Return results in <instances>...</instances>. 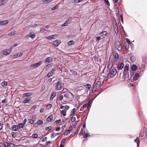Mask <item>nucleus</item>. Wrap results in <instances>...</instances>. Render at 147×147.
<instances>
[{
  "mask_svg": "<svg viewBox=\"0 0 147 147\" xmlns=\"http://www.w3.org/2000/svg\"><path fill=\"white\" fill-rule=\"evenodd\" d=\"M126 40L127 42L128 43L127 44H130L131 43V42L130 40L128 38H126Z\"/></svg>",
  "mask_w": 147,
  "mask_h": 147,
  "instance_id": "57",
  "label": "nucleus"
},
{
  "mask_svg": "<svg viewBox=\"0 0 147 147\" xmlns=\"http://www.w3.org/2000/svg\"><path fill=\"white\" fill-rule=\"evenodd\" d=\"M12 51V49H5L2 51V53L4 55H7L10 53Z\"/></svg>",
  "mask_w": 147,
  "mask_h": 147,
  "instance_id": "5",
  "label": "nucleus"
},
{
  "mask_svg": "<svg viewBox=\"0 0 147 147\" xmlns=\"http://www.w3.org/2000/svg\"><path fill=\"white\" fill-rule=\"evenodd\" d=\"M38 135L36 134H34L32 135V137L34 138H36L38 137Z\"/></svg>",
  "mask_w": 147,
  "mask_h": 147,
  "instance_id": "44",
  "label": "nucleus"
},
{
  "mask_svg": "<svg viewBox=\"0 0 147 147\" xmlns=\"http://www.w3.org/2000/svg\"><path fill=\"white\" fill-rule=\"evenodd\" d=\"M137 68V66L136 65H132L131 67V69L133 71H134L136 70V69Z\"/></svg>",
  "mask_w": 147,
  "mask_h": 147,
  "instance_id": "24",
  "label": "nucleus"
},
{
  "mask_svg": "<svg viewBox=\"0 0 147 147\" xmlns=\"http://www.w3.org/2000/svg\"><path fill=\"white\" fill-rule=\"evenodd\" d=\"M124 66V64L122 63H120L118 64L117 66V68L118 69H121Z\"/></svg>",
  "mask_w": 147,
  "mask_h": 147,
  "instance_id": "10",
  "label": "nucleus"
},
{
  "mask_svg": "<svg viewBox=\"0 0 147 147\" xmlns=\"http://www.w3.org/2000/svg\"><path fill=\"white\" fill-rule=\"evenodd\" d=\"M117 73V70L115 69H113L111 71L109 74L107 76V78L108 79H110L113 78Z\"/></svg>",
  "mask_w": 147,
  "mask_h": 147,
  "instance_id": "1",
  "label": "nucleus"
},
{
  "mask_svg": "<svg viewBox=\"0 0 147 147\" xmlns=\"http://www.w3.org/2000/svg\"><path fill=\"white\" fill-rule=\"evenodd\" d=\"M56 89L58 90H61L63 88V84L61 81H58L56 84Z\"/></svg>",
  "mask_w": 147,
  "mask_h": 147,
  "instance_id": "2",
  "label": "nucleus"
},
{
  "mask_svg": "<svg viewBox=\"0 0 147 147\" xmlns=\"http://www.w3.org/2000/svg\"><path fill=\"white\" fill-rule=\"evenodd\" d=\"M56 95V92H52L50 98V100H52Z\"/></svg>",
  "mask_w": 147,
  "mask_h": 147,
  "instance_id": "13",
  "label": "nucleus"
},
{
  "mask_svg": "<svg viewBox=\"0 0 147 147\" xmlns=\"http://www.w3.org/2000/svg\"><path fill=\"white\" fill-rule=\"evenodd\" d=\"M8 23V21L7 20H4L1 21L0 22V25H4L7 24Z\"/></svg>",
  "mask_w": 147,
  "mask_h": 147,
  "instance_id": "21",
  "label": "nucleus"
},
{
  "mask_svg": "<svg viewBox=\"0 0 147 147\" xmlns=\"http://www.w3.org/2000/svg\"><path fill=\"white\" fill-rule=\"evenodd\" d=\"M86 86H87L89 90H90L91 87V85L90 84H87Z\"/></svg>",
  "mask_w": 147,
  "mask_h": 147,
  "instance_id": "52",
  "label": "nucleus"
},
{
  "mask_svg": "<svg viewBox=\"0 0 147 147\" xmlns=\"http://www.w3.org/2000/svg\"><path fill=\"white\" fill-rule=\"evenodd\" d=\"M60 41L59 40H57L53 42V44L56 47L58 46L60 44Z\"/></svg>",
  "mask_w": 147,
  "mask_h": 147,
  "instance_id": "15",
  "label": "nucleus"
},
{
  "mask_svg": "<svg viewBox=\"0 0 147 147\" xmlns=\"http://www.w3.org/2000/svg\"><path fill=\"white\" fill-rule=\"evenodd\" d=\"M53 65V64L52 63L49 64H47V65L45 67V70L46 71L49 68L51 67H52Z\"/></svg>",
  "mask_w": 147,
  "mask_h": 147,
  "instance_id": "20",
  "label": "nucleus"
},
{
  "mask_svg": "<svg viewBox=\"0 0 147 147\" xmlns=\"http://www.w3.org/2000/svg\"><path fill=\"white\" fill-rule=\"evenodd\" d=\"M31 95V94L30 93L28 92V93H25L24 94H23V96L24 97H27V96H29Z\"/></svg>",
  "mask_w": 147,
  "mask_h": 147,
  "instance_id": "30",
  "label": "nucleus"
},
{
  "mask_svg": "<svg viewBox=\"0 0 147 147\" xmlns=\"http://www.w3.org/2000/svg\"><path fill=\"white\" fill-rule=\"evenodd\" d=\"M55 35H53L48 36L47 37V39H48L51 40L55 38Z\"/></svg>",
  "mask_w": 147,
  "mask_h": 147,
  "instance_id": "31",
  "label": "nucleus"
},
{
  "mask_svg": "<svg viewBox=\"0 0 147 147\" xmlns=\"http://www.w3.org/2000/svg\"><path fill=\"white\" fill-rule=\"evenodd\" d=\"M52 0H43V1L45 3H48L51 1Z\"/></svg>",
  "mask_w": 147,
  "mask_h": 147,
  "instance_id": "41",
  "label": "nucleus"
},
{
  "mask_svg": "<svg viewBox=\"0 0 147 147\" xmlns=\"http://www.w3.org/2000/svg\"><path fill=\"white\" fill-rule=\"evenodd\" d=\"M8 1V0H1L0 2V6L2 5L5 4Z\"/></svg>",
  "mask_w": 147,
  "mask_h": 147,
  "instance_id": "22",
  "label": "nucleus"
},
{
  "mask_svg": "<svg viewBox=\"0 0 147 147\" xmlns=\"http://www.w3.org/2000/svg\"><path fill=\"white\" fill-rule=\"evenodd\" d=\"M76 120V118L75 117H72L71 118V121L72 122H74Z\"/></svg>",
  "mask_w": 147,
  "mask_h": 147,
  "instance_id": "51",
  "label": "nucleus"
},
{
  "mask_svg": "<svg viewBox=\"0 0 147 147\" xmlns=\"http://www.w3.org/2000/svg\"><path fill=\"white\" fill-rule=\"evenodd\" d=\"M66 139L65 138L63 139L61 141V144H63L65 143Z\"/></svg>",
  "mask_w": 147,
  "mask_h": 147,
  "instance_id": "39",
  "label": "nucleus"
},
{
  "mask_svg": "<svg viewBox=\"0 0 147 147\" xmlns=\"http://www.w3.org/2000/svg\"><path fill=\"white\" fill-rule=\"evenodd\" d=\"M83 138H87V137L88 136V134L87 133L83 134Z\"/></svg>",
  "mask_w": 147,
  "mask_h": 147,
  "instance_id": "48",
  "label": "nucleus"
},
{
  "mask_svg": "<svg viewBox=\"0 0 147 147\" xmlns=\"http://www.w3.org/2000/svg\"><path fill=\"white\" fill-rule=\"evenodd\" d=\"M76 110L75 108H74L71 111V115H72L73 114H74L76 112Z\"/></svg>",
  "mask_w": 147,
  "mask_h": 147,
  "instance_id": "43",
  "label": "nucleus"
},
{
  "mask_svg": "<svg viewBox=\"0 0 147 147\" xmlns=\"http://www.w3.org/2000/svg\"><path fill=\"white\" fill-rule=\"evenodd\" d=\"M47 137H45V138H44L42 140V142H44L45 141L47 140Z\"/></svg>",
  "mask_w": 147,
  "mask_h": 147,
  "instance_id": "60",
  "label": "nucleus"
},
{
  "mask_svg": "<svg viewBox=\"0 0 147 147\" xmlns=\"http://www.w3.org/2000/svg\"><path fill=\"white\" fill-rule=\"evenodd\" d=\"M65 93V92H61V94L59 95H58V98L59 100L61 101L63 99V95L62 94H63Z\"/></svg>",
  "mask_w": 147,
  "mask_h": 147,
  "instance_id": "12",
  "label": "nucleus"
},
{
  "mask_svg": "<svg viewBox=\"0 0 147 147\" xmlns=\"http://www.w3.org/2000/svg\"><path fill=\"white\" fill-rule=\"evenodd\" d=\"M53 117V116L52 115H50L47 118V120L49 122L51 121L52 120Z\"/></svg>",
  "mask_w": 147,
  "mask_h": 147,
  "instance_id": "25",
  "label": "nucleus"
},
{
  "mask_svg": "<svg viewBox=\"0 0 147 147\" xmlns=\"http://www.w3.org/2000/svg\"><path fill=\"white\" fill-rule=\"evenodd\" d=\"M74 42L73 40H71L68 42V45H70L74 44Z\"/></svg>",
  "mask_w": 147,
  "mask_h": 147,
  "instance_id": "40",
  "label": "nucleus"
},
{
  "mask_svg": "<svg viewBox=\"0 0 147 147\" xmlns=\"http://www.w3.org/2000/svg\"><path fill=\"white\" fill-rule=\"evenodd\" d=\"M114 30L116 34H117L118 32V27L117 24L114 27Z\"/></svg>",
  "mask_w": 147,
  "mask_h": 147,
  "instance_id": "27",
  "label": "nucleus"
},
{
  "mask_svg": "<svg viewBox=\"0 0 147 147\" xmlns=\"http://www.w3.org/2000/svg\"><path fill=\"white\" fill-rule=\"evenodd\" d=\"M36 35L33 32H31L29 34V36L32 39H34Z\"/></svg>",
  "mask_w": 147,
  "mask_h": 147,
  "instance_id": "11",
  "label": "nucleus"
},
{
  "mask_svg": "<svg viewBox=\"0 0 147 147\" xmlns=\"http://www.w3.org/2000/svg\"><path fill=\"white\" fill-rule=\"evenodd\" d=\"M108 34L107 32V31H104L100 33V35L104 37L106 36Z\"/></svg>",
  "mask_w": 147,
  "mask_h": 147,
  "instance_id": "14",
  "label": "nucleus"
},
{
  "mask_svg": "<svg viewBox=\"0 0 147 147\" xmlns=\"http://www.w3.org/2000/svg\"><path fill=\"white\" fill-rule=\"evenodd\" d=\"M129 69V67L127 65H125L124 67V71H128Z\"/></svg>",
  "mask_w": 147,
  "mask_h": 147,
  "instance_id": "35",
  "label": "nucleus"
},
{
  "mask_svg": "<svg viewBox=\"0 0 147 147\" xmlns=\"http://www.w3.org/2000/svg\"><path fill=\"white\" fill-rule=\"evenodd\" d=\"M7 83L6 81H3L1 83V85L3 87H5L7 86Z\"/></svg>",
  "mask_w": 147,
  "mask_h": 147,
  "instance_id": "29",
  "label": "nucleus"
},
{
  "mask_svg": "<svg viewBox=\"0 0 147 147\" xmlns=\"http://www.w3.org/2000/svg\"><path fill=\"white\" fill-rule=\"evenodd\" d=\"M69 108V107L67 105H66L64 106V109H63L64 110H65V111H67V110Z\"/></svg>",
  "mask_w": 147,
  "mask_h": 147,
  "instance_id": "45",
  "label": "nucleus"
},
{
  "mask_svg": "<svg viewBox=\"0 0 147 147\" xmlns=\"http://www.w3.org/2000/svg\"><path fill=\"white\" fill-rule=\"evenodd\" d=\"M39 145L41 146H42V147H47V144L45 145H43L41 144H40Z\"/></svg>",
  "mask_w": 147,
  "mask_h": 147,
  "instance_id": "64",
  "label": "nucleus"
},
{
  "mask_svg": "<svg viewBox=\"0 0 147 147\" xmlns=\"http://www.w3.org/2000/svg\"><path fill=\"white\" fill-rule=\"evenodd\" d=\"M42 61H40L38 62L34 63L31 65V67L32 68L37 67L40 66L42 64Z\"/></svg>",
  "mask_w": 147,
  "mask_h": 147,
  "instance_id": "7",
  "label": "nucleus"
},
{
  "mask_svg": "<svg viewBox=\"0 0 147 147\" xmlns=\"http://www.w3.org/2000/svg\"><path fill=\"white\" fill-rule=\"evenodd\" d=\"M31 98L30 97H27L25 98L23 100V102L24 104L30 103V101L31 100Z\"/></svg>",
  "mask_w": 147,
  "mask_h": 147,
  "instance_id": "8",
  "label": "nucleus"
},
{
  "mask_svg": "<svg viewBox=\"0 0 147 147\" xmlns=\"http://www.w3.org/2000/svg\"><path fill=\"white\" fill-rule=\"evenodd\" d=\"M22 55V53H19L16 55H13L12 57L13 58H16L18 57L21 56Z\"/></svg>",
  "mask_w": 147,
  "mask_h": 147,
  "instance_id": "19",
  "label": "nucleus"
},
{
  "mask_svg": "<svg viewBox=\"0 0 147 147\" xmlns=\"http://www.w3.org/2000/svg\"><path fill=\"white\" fill-rule=\"evenodd\" d=\"M56 70V69L55 68L53 69L50 72L47 74V77L49 78L53 76Z\"/></svg>",
  "mask_w": 147,
  "mask_h": 147,
  "instance_id": "6",
  "label": "nucleus"
},
{
  "mask_svg": "<svg viewBox=\"0 0 147 147\" xmlns=\"http://www.w3.org/2000/svg\"><path fill=\"white\" fill-rule=\"evenodd\" d=\"M81 131H82V134H85V132H85V131L84 130V129H83V128H82Z\"/></svg>",
  "mask_w": 147,
  "mask_h": 147,
  "instance_id": "58",
  "label": "nucleus"
},
{
  "mask_svg": "<svg viewBox=\"0 0 147 147\" xmlns=\"http://www.w3.org/2000/svg\"><path fill=\"white\" fill-rule=\"evenodd\" d=\"M44 108H41L40 111V113H42V112H43V111H44Z\"/></svg>",
  "mask_w": 147,
  "mask_h": 147,
  "instance_id": "61",
  "label": "nucleus"
},
{
  "mask_svg": "<svg viewBox=\"0 0 147 147\" xmlns=\"http://www.w3.org/2000/svg\"><path fill=\"white\" fill-rule=\"evenodd\" d=\"M18 129V126L17 125H13L12 127V130L13 131H16Z\"/></svg>",
  "mask_w": 147,
  "mask_h": 147,
  "instance_id": "16",
  "label": "nucleus"
},
{
  "mask_svg": "<svg viewBox=\"0 0 147 147\" xmlns=\"http://www.w3.org/2000/svg\"><path fill=\"white\" fill-rule=\"evenodd\" d=\"M72 130V129L70 130H67L64 133V134L65 136H67L70 133L71 131Z\"/></svg>",
  "mask_w": 147,
  "mask_h": 147,
  "instance_id": "23",
  "label": "nucleus"
},
{
  "mask_svg": "<svg viewBox=\"0 0 147 147\" xmlns=\"http://www.w3.org/2000/svg\"><path fill=\"white\" fill-rule=\"evenodd\" d=\"M64 96L66 98H68L69 96V94L68 93H65L64 95Z\"/></svg>",
  "mask_w": 147,
  "mask_h": 147,
  "instance_id": "55",
  "label": "nucleus"
},
{
  "mask_svg": "<svg viewBox=\"0 0 147 147\" xmlns=\"http://www.w3.org/2000/svg\"><path fill=\"white\" fill-rule=\"evenodd\" d=\"M16 34V31H14L13 32H9L8 33V35L9 36H13L15 35Z\"/></svg>",
  "mask_w": 147,
  "mask_h": 147,
  "instance_id": "33",
  "label": "nucleus"
},
{
  "mask_svg": "<svg viewBox=\"0 0 147 147\" xmlns=\"http://www.w3.org/2000/svg\"><path fill=\"white\" fill-rule=\"evenodd\" d=\"M102 84L101 83V81H98L96 82H95L94 83L93 86L94 88H96V89L99 88L102 86Z\"/></svg>",
  "mask_w": 147,
  "mask_h": 147,
  "instance_id": "4",
  "label": "nucleus"
},
{
  "mask_svg": "<svg viewBox=\"0 0 147 147\" xmlns=\"http://www.w3.org/2000/svg\"><path fill=\"white\" fill-rule=\"evenodd\" d=\"M68 24V23H64V24L62 25V26L63 27L67 26Z\"/></svg>",
  "mask_w": 147,
  "mask_h": 147,
  "instance_id": "62",
  "label": "nucleus"
},
{
  "mask_svg": "<svg viewBox=\"0 0 147 147\" xmlns=\"http://www.w3.org/2000/svg\"><path fill=\"white\" fill-rule=\"evenodd\" d=\"M58 6H57V5H56L55 6L53 7L52 8H51V10H55L57 9L58 8Z\"/></svg>",
  "mask_w": 147,
  "mask_h": 147,
  "instance_id": "49",
  "label": "nucleus"
},
{
  "mask_svg": "<svg viewBox=\"0 0 147 147\" xmlns=\"http://www.w3.org/2000/svg\"><path fill=\"white\" fill-rule=\"evenodd\" d=\"M61 112L63 116H65L66 115V111L65 110H63L61 111Z\"/></svg>",
  "mask_w": 147,
  "mask_h": 147,
  "instance_id": "32",
  "label": "nucleus"
},
{
  "mask_svg": "<svg viewBox=\"0 0 147 147\" xmlns=\"http://www.w3.org/2000/svg\"><path fill=\"white\" fill-rule=\"evenodd\" d=\"M113 65V61H111L109 63L108 66L109 69H111Z\"/></svg>",
  "mask_w": 147,
  "mask_h": 147,
  "instance_id": "26",
  "label": "nucleus"
},
{
  "mask_svg": "<svg viewBox=\"0 0 147 147\" xmlns=\"http://www.w3.org/2000/svg\"><path fill=\"white\" fill-rule=\"evenodd\" d=\"M28 121L31 124H33L34 123V121L33 120L31 119H28Z\"/></svg>",
  "mask_w": 147,
  "mask_h": 147,
  "instance_id": "46",
  "label": "nucleus"
},
{
  "mask_svg": "<svg viewBox=\"0 0 147 147\" xmlns=\"http://www.w3.org/2000/svg\"><path fill=\"white\" fill-rule=\"evenodd\" d=\"M52 58L50 57H49L47 58L45 60V63H49L52 62Z\"/></svg>",
  "mask_w": 147,
  "mask_h": 147,
  "instance_id": "17",
  "label": "nucleus"
},
{
  "mask_svg": "<svg viewBox=\"0 0 147 147\" xmlns=\"http://www.w3.org/2000/svg\"><path fill=\"white\" fill-rule=\"evenodd\" d=\"M100 37L99 36H97L96 37V41H98L100 39Z\"/></svg>",
  "mask_w": 147,
  "mask_h": 147,
  "instance_id": "56",
  "label": "nucleus"
},
{
  "mask_svg": "<svg viewBox=\"0 0 147 147\" xmlns=\"http://www.w3.org/2000/svg\"><path fill=\"white\" fill-rule=\"evenodd\" d=\"M4 145L6 147H15V146L14 144L11 143H5L4 144Z\"/></svg>",
  "mask_w": 147,
  "mask_h": 147,
  "instance_id": "9",
  "label": "nucleus"
},
{
  "mask_svg": "<svg viewBox=\"0 0 147 147\" xmlns=\"http://www.w3.org/2000/svg\"><path fill=\"white\" fill-rule=\"evenodd\" d=\"M24 124H23V123H20L18 126L20 128H22L24 127Z\"/></svg>",
  "mask_w": 147,
  "mask_h": 147,
  "instance_id": "38",
  "label": "nucleus"
},
{
  "mask_svg": "<svg viewBox=\"0 0 147 147\" xmlns=\"http://www.w3.org/2000/svg\"><path fill=\"white\" fill-rule=\"evenodd\" d=\"M70 71L75 76H76L77 74V72L74 70H70Z\"/></svg>",
  "mask_w": 147,
  "mask_h": 147,
  "instance_id": "42",
  "label": "nucleus"
},
{
  "mask_svg": "<svg viewBox=\"0 0 147 147\" xmlns=\"http://www.w3.org/2000/svg\"><path fill=\"white\" fill-rule=\"evenodd\" d=\"M105 2L108 6L110 5V3L108 0H105Z\"/></svg>",
  "mask_w": 147,
  "mask_h": 147,
  "instance_id": "50",
  "label": "nucleus"
},
{
  "mask_svg": "<svg viewBox=\"0 0 147 147\" xmlns=\"http://www.w3.org/2000/svg\"><path fill=\"white\" fill-rule=\"evenodd\" d=\"M61 119H59V120H57L55 121V122L56 124H58L61 122Z\"/></svg>",
  "mask_w": 147,
  "mask_h": 147,
  "instance_id": "54",
  "label": "nucleus"
},
{
  "mask_svg": "<svg viewBox=\"0 0 147 147\" xmlns=\"http://www.w3.org/2000/svg\"><path fill=\"white\" fill-rule=\"evenodd\" d=\"M144 135V134L143 132H141L140 134V136H141V138H142Z\"/></svg>",
  "mask_w": 147,
  "mask_h": 147,
  "instance_id": "59",
  "label": "nucleus"
},
{
  "mask_svg": "<svg viewBox=\"0 0 147 147\" xmlns=\"http://www.w3.org/2000/svg\"><path fill=\"white\" fill-rule=\"evenodd\" d=\"M134 142L137 143V145L138 146V143H139V140L138 138H137L134 140Z\"/></svg>",
  "mask_w": 147,
  "mask_h": 147,
  "instance_id": "47",
  "label": "nucleus"
},
{
  "mask_svg": "<svg viewBox=\"0 0 147 147\" xmlns=\"http://www.w3.org/2000/svg\"><path fill=\"white\" fill-rule=\"evenodd\" d=\"M114 60L115 61L117 60L119 58L118 54L117 53H115L114 55Z\"/></svg>",
  "mask_w": 147,
  "mask_h": 147,
  "instance_id": "28",
  "label": "nucleus"
},
{
  "mask_svg": "<svg viewBox=\"0 0 147 147\" xmlns=\"http://www.w3.org/2000/svg\"><path fill=\"white\" fill-rule=\"evenodd\" d=\"M45 30V28H41L40 29V31L42 33L44 31V30Z\"/></svg>",
  "mask_w": 147,
  "mask_h": 147,
  "instance_id": "63",
  "label": "nucleus"
},
{
  "mask_svg": "<svg viewBox=\"0 0 147 147\" xmlns=\"http://www.w3.org/2000/svg\"><path fill=\"white\" fill-rule=\"evenodd\" d=\"M37 123L38 125H41L43 124V121L41 120H39L37 121Z\"/></svg>",
  "mask_w": 147,
  "mask_h": 147,
  "instance_id": "34",
  "label": "nucleus"
},
{
  "mask_svg": "<svg viewBox=\"0 0 147 147\" xmlns=\"http://www.w3.org/2000/svg\"><path fill=\"white\" fill-rule=\"evenodd\" d=\"M139 77V74L138 73H136L133 77V79L135 81L137 80L138 78Z\"/></svg>",
  "mask_w": 147,
  "mask_h": 147,
  "instance_id": "18",
  "label": "nucleus"
},
{
  "mask_svg": "<svg viewBox=\"0 0 147 147\" xmlns=\"http://www.w3.org/2000/svg\"><path fill=\"white\" fill-rule=\"evenodd\" d=\"M129 44H127V43H125L124 44V46L125 49L127 50L129 48Z\"/></svg>",
  "mask_w": 147,
  "mask_h": 147,
  "instance_id": "36",
  "label": "nucleus"
},
{
  "mask_svg": "<svg viewBox=\"0 0 147 147\" xmlns=\"http://www.w3.org/2000/svg\"><path fill=\"white\" fill-rule=\"evenodd\" d=\"M115 47L119 51L122 50V47L120 42L119 41H117L115 44Z\"/></svg>",
  "mask_w": 147,
  "mask_h": 147,
  "instance_id": "3",
  "label": "nucleus"
},
{
  "mask_svg": "<svg viewBox=\"0 0 147 147\" xmlns=\"http://www.w3.org/2000/svg\"><path fill=\"white\" fill-rule=\"evenodd\" d=\"M53 129V127L51 126H50L49 127H47L45 128V129L47 131H50L52 129Z\"/></svg>",
  "mask_w": 147,
  "mask_h": 147,
  "instance_id": "37",
  "label": "nucleus"
},
{
  "mask_svg": "<svg viewBox=\"0 0 147 147\" xmlns=\"http://www.w3.org/2000/svg\"><path fill=\"white\" fill-rule=\"evenodd\" d=\"M52 105L51 104H49L47 106V107L48 109H50L52 107Z\"/></svg>",
  "mask_w": 147,
  "mask_h": 147,
  "instance_id": "53",
  "label": "nucleus"
}]
</instances>
